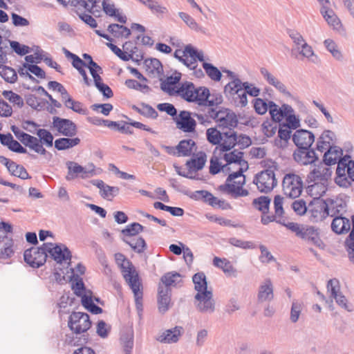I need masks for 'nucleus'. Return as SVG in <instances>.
<instances>
[{
    "label": "nucleus",
    "mask_w": 354,
    "mask_h": 354,
    "mask_svg": "<svg viewBox=\"0 0 354 354\" xmlns=\"http://www.w3.org/2000/svg\"><path fill=\"white\" fill-rule=\"evenodd\" d=\"M231 100L236 106L245 107L248 104V97L243 90L239 92Z\"/></svg>",
    "instance_id": "58"
},
{
    "label": "nucleus",
    "mask_w": 354,
    "mask_h": 354,
    "mask_svg": "<svg viewBox=\"0 0 354 354\" xmlns=\"http://www.w3.org/2000/svg\"><path fill=\"white\" fill-rule=\"evenodd\" d=\"M298 237L313 244L319 248L323 249L324 248V243L319 238L318 229L313 226L302 225V228Z\"/></svg>",
    "instance_id": "11"
},
{
    "label": "nucleus",
    "mask_w": 354,
    "mask_h": 354,
    "mask_svg": "<svg viewBox=\"0 0 354 354\" xmlns=\"http://www.w3.org/2000/svg\"><path fill=\"white\" fill-rule=\"evenodd\" d=\"M64 104L68 109H72L74 112L77 113L86 115L88 113L86 109L82 108V102L75 101L73 98L66 99Z\"/></svg>",
    "instance_id": "54"
},
{
    "label": "nucleus",
    "mask_w": 354,
    "mask_h": 354,
    "mask_svg": "<svg viewBox=\"0 0 354 354\" xmlns=\"http://www.w3.org/2000/svg\"><path fill=\"white\" fill-rule=\"evenodd\" d=\"M326 48L332 54L333 57L337 60H342L343 55L338 49L336 43L330 39H326L324 41Z\"/></svg>",
    "instance_id": "49"
},
{
    "label": "nucleus",
    "mask_w": 354,
    "mask_h": 354,
    "mask_svg": "<svg viewBox=\"0 0 354 354\" xmlns=\"http://www.w3.org/2000/svg\"><path fill=\"white\" fill-rule=\"evenodd\" d=\"M180 274L177 272H169L165 273L161 278L160 281L162 285H165L164 287L169 288L170 286L176 283V277H180Z\"/></svg>",
    "instance_id": "57"
},
{
    "label": "nucleus",
    "mask_w": 354,
    "mask_h": 354,
    "mask_svg": "<svg viewBox=\"0 0 354 354\" xmlns=\"http://www.w3.org/2000/svg\"><path fill=\"white\" fill-rule=\"evenodd\" d=\"M216 122L218 123V127L221 129L227 128L231 130L237 127L239 121L236 114L232 111L227 112L224 117L219 118L218 120H216Z\"/></svg>",
    "instance_id": "28"
},
{
    "label": "nucleus",
    "mask_w": 354,
    "mask_h": 354,
    "mask_svg": "<svg viewBox=\"0 0 354 354\" xmlns=\"http://www.w3.org/2000/svg\"><path fill=\"white\" fill-rule=\"evenodd\" d=\"M335 135L330 130H324L321 136L317 138L315 149L321 153L326 149L335 145Z\"/></svg>",
    "instance_id": "18"
},
{
    "label": "nucleus",
    "mask_w": 354,
    "mask_h": 354,
    "mask_svg": "<svg viewBox=\"0 0 354 354\" xmlns=\"http://www.w3.org/2000/svg\"><path fill=\"white\" fill-rule=\"evenodd\" d=\"M294 160L301 165H309L318 160L319 156L314 149L308 148L307 150L297 149L293 153Z\"/></svg>",
    "instance_id": "15"
},
{
    "label": "nucleus",
    "mask_w": 354,
    "mask_h": 354,
    "mask_svg": "<svg viewBox=\"0 0 354 354\" xmlns=\"http://www.w3.org/2000/svg\"><path fill=\"white\" fill-rule=\"evenodd\" d=\"M126 275L127 277H129V282H127V283L129 284L134 295L136 309L139 313L142 312L143 292L142 290V283L140 281L139 275L138 273H136V278L133 279L130 277L129 274Z\"/></svg>",
    "instance_id": "14"
},
{
    "label": "nucleus",
    "mask_w": 354,
    "mask_h": 354,
    "mask_svg": "<svg viewBox=\"0 0 354 354\" xmlns=\"http://www.w3.org/2000/svg\"><path fill=\"white\" fill-rule=\"evenodd\" d=\"M146 72L150 77H155V75H160L163 73V67L162 63L158 59L148 58L144 62Z\"/></svg>",
    "instance_id": "29"
},
{
    "label": "nucleus",
    "mask_w": 354,
    "mask_h": 354,
    "mask_svg": "<svg viewBox=\"0 0 354 354\" xmlns=\"http://www.w3.org/2000/svg\"><path fill=\"white\" fill-rule=\"evenodd\" d=\"M242 86L243 91L246 93V95L248 94L252 97H257L260 95V88L254 86L253 84L248 82H242Z\"/></svg>",
    "instance_id": "64"
},
{
    "label": "nucleus",
    "mask_w": 354,
    "mask_h": 354,
    "mask_svg": "<svg viewBox=\"0 0 354 354\" xmlns=\"http://www.w3.org/2000/svg\"><path fill=\"white\" fill-rule=\"evenodd\" d=\"M270 202L271 199L268 196H261L254 198L252 204L257 209L260 211L262 214H266L269 211Z\"/></svg>",
    "instance_id": "43"
},
{
    "label": "nucleus",
    "mask_w": 354,
    "mask_h": 354,
    "mask_svg": "<svg viewBox=\"0 0 354 354\" xmlns=\"http://www.w3.org/2000/svg\"><path fill=\"white\" fill-rule=\"evenodd\" d=\"M53 124L59 133L66 137H73L77 132L76 124L69 119L54 116Z\"/></svg>",
    "instance_id": "8"
},
{
    "label": "nucleus",
    "mask_w": 354,
    "mask_h": 354,
    "mask_svg": "<svg viewBox=\"0 0 354 354\" xmlns=\"http://www.w3.org/2000/svg\"><path fill=\"white\" fill-rule=\"evenodd\" d=\"M120 340L123 344V349L125 354H130L133 347V332L123 333L121 335Z\"/></svg>",
    "instance_id": "48"
},
{
    "label": "nucleus",
    "mask_w": 354,
    "mask_h": 354,
    "mask_svg": "<svg viewBox=\"0 0 354 354\" xmlns=\"http://www.w3.org/2000/svg\"><path fill=\"white\" fill-rule=\"evenodd\" d=\"M331 229L337 234L346 233L351 229L350 221L346 217L337 216L332 221Z\"/></svg>",
    "instance_id": "26"
},
{
    "label": "nucleus",
    "mask_w": 354,
    "mask_h": 354,
    "mask_svg": "<svg viewBox=\"0 0 354 354\" xmlns=\"http://www.w3.org/2000/svg\"><path fill=\"white\" fill-rule=\"evenodd\" d=\"M181 78V73H176L175 75H170L167 77L166 81L162 82L160 84V88L164 91L167 93L169 95H172L175 93V90H174L171 86L176 85L179 83Z\"/></svg>",
    "instance_id": "38"
},
{
    "label": "nucleus",
    "mask_w": 354,
    "mask_h": 354,
    "mask_svg": "<svg viewBox=\"0 0 354 354\" xmlns=\"http://www.w3.org/2000/svg\"><path fill=\"white\" fill-rule=\"evenodd\" d=\"M142 108H139L136 105L132 106V109L139 114L147 118L156 119L158 116V112L149 104L144 102L141 103Z\"/></svg>",
    "instance_id": "44"
},
{
    "label": "nucleus",
    "mask_w": 354,
    "mask_h": 354,
    "mask_svg": "<svg viewBox=\"0 0 354 354\" xmlns=\"http://www.w3.org/2000/svg\"><path fill=\"white\" fill-rule=\"evenodd\" d=\"M292 137L297 149L301 150H307L311 147L315 138L313 132L304 129H297Z\"/></svg>",
    "instance_id": "7"
},
{
    "label": "nucleus",
    "mask_w": 354,
    "mask_h": 354,
    "mask_svg": "<svg viewBox=\"0 0 354 354\" xmlns=\"http://www.w3.org/2000/svg\"><path fill=\"white\" fill-rule=\"evenodd\" d=\"M183 194L195 201H202L209 205L210 200H214L213 194L207 190H197L194 192H184Z\"/></svg>",
    "instance_id": "39"
},
{
    "label": "nucleus",
    "mask_w": 354,
    "mask_h": 354,
    "mask_svg": "<svg viewBox=\"0 0 354 354\" xmlns=\"http://www.w3.org/2000/svg\"><path fill=\"white\" fill-rule=\"evenodd\" d=\"M209 90L205 86H199L196 88V93L193 96L192 102H196L198 105L201 106L207 101V97H209Z\"/></svg>",
    "instance_id": "46"
},
{
    "label": "nucleus",
    "mask_w": 354,
    "mask_h": 354,
    "mask_svg": "<svg viewBox=\"0 0 354 354\" xmlns=\"http://www.w3.org/2000/svg\"><path fill=\"white\" fill-rule=\"evenodd\" d=\"M175 93L180 96L183 99L188 102H192L193 96L196 93V87L194 83L185 81L180 85L175 91Z\"/></svg>",
    "instance_id": "21"
},
{
    "label": "nucleus",
    "mask_w": 354,
    "mask_h": 354,
    "mask_svg": "<svg viewBox=\"0 0 354 354\" xmlns=\"http://www.w3.org/2000/svg\"><path fill=\"white\" fill-rule=\"evenodd\" d=\"M194 147H196V142L192 139L180 140L176 147V149L178 151V156H191Z\"/></svg>",
    "instance_id": "35"
},
{
    "label": "nucleus",
    "mask_w": 354,
    "mask_h": 354,
    "mask_svg": "<svg viewBox=\"0 0 354 354\" xmlns=\"http://www.w3.org/2000/svg\"><path fill=\"white\" fill-rule=\"evenodd\" d=\"M37 138V151L40 155H46L48 151L44 147L45 145L47 147H52L53 145V135L48 130L45 129H39L36 132ZM51 156V154L48 153Z\"/></svg>",
    "instance_id": "13"
},
{
    "label": "nucleus",
    "mask_w": 354,
    "mask_h": 354,
    "mask_svg": "<svg viewBox=\"0 0 354 354\" xmlns=\"http://www.w3.org/2000/svg\"><path fill=\"white\" fill-rule=\"evenodd\" d=\"M326 166L327 165H324V162H320L308 176V178L310 179V181H320V183H315L310 186L311 191L319 188L320 196L324 195L327 191L326 184L332 174L331 169Z\"/></svg>",
    "instance_id": "4"
},
{
    "label": "nucleus",
    "mask_w": 354,
    "mask_h": 354,
    "mask_svg": "<svg viewBox=\"0 0 354 354\" xmlns=\"http://www.w3.org/2000/svg\"><path fill=\"white\" fill-rule=\"evenodd\" d=\"M66 166L68 169L66 180L68 181L73 180L78 177L85 178L88 177L86 175V169L77 162L74 161H67Z\"/></svg>",
    "instance_id": "17"
},
{
    "label": "nucleus",
    "mask_w": 354,
    "mask_h": 354,
    "mask_svg": "<svg viewBox=\"0 0 354 354\" xmlns=\"http://www.w3.org/2000/svg\"><path fill=\"white\" fill-rule=\"evenodd\" d=\"M115 258L117 263L121 268L123 277L127 282H129V277L126 275L127 274H129L130 277L132 279L136 278V273L138 272L136 271L135 267L131 261L127 259L122 253H116Z\"/></svg>",
    "instance_id": "16"
},
{
    "label": "nucleus",
    "mask_w": 354,
    "mask_h": 354,
    "mask_svg": "<svg viewBox=\"0 0 354 354\" xmlns=\"http://www.w3.org/2000/svg\"><path fill=\"white\" fill-rule=\"evenodd\" d=\"M334 203V201L330 198H328L327 200H323L320 199L319 197L315 198L312 202L310 203L309 206L311 205H316L319 209H316L315 212H320L323 213L322 216L324 218H326L328 216H334L336 212H339L338 209H336L333 212V209L332 210V214H330V209H329V204L333 205Z\"/></svg>",
    "instance_id": "22"
},
{
    "label": "nucleus",
    "mask_w": 354,
    "mask_h": 354,
    "mask_svg": "<svg viewBox=\"0 0 354 354\" xmlns=\"http://www.w3.org/2000/svg\"><path fill=\"white\" fill-rule=\"evenodd\" d=\"M37 251L42 254H50V257L57 263L62 264L64 261L72 259V254L68 248L62 243H44L39 247H35Z\"/></svg>",
    "instance_id": "3"
},
{
    "label": "nucleus",
    "mask_w": 354,
    "mask_h": 354,
    "mask_svg": "<svg viewBox=\"0 0 354 354\" xmlns=\"http://www.w3.org/2000/svg\"><path fill=\"white\" fill-rule=\"evenodd\" d=\"M8 42L10 44L12 50L20 56L27 55L31 52V48L29 46L21 44L19 41L8 40Z\"/></svg>",
    "instance_id": "53"
},
{
    "label": "nucleus",
    "mask_w": 354,
    "mask_h": 354,
    "mask_svg": "<svg viewBox=\"0 0 354 354\" xmlns=\"http://www.w3.org/2000/svg\"><path fill=\"white\" fill-rule=\"evenodd\" d=\"M183 331V328L182 326H175L173 328L164 331L156 338V340L165 344L176 343L178 341Z\"/></svg>",
    "instance_id": "20"
},
{
    "label": "nucleus",
    "mask_w": 354,
    "mask_h": 354,
    "mask_svg": "<svg viewBox=\"0 0 354 354\" xmlns=\"http://www.w3.org/2000/svg\"><path fill=\"white\" fill-rule=\"evenodd\" d=\"M206 154L205 152L201 151L198 153V156L196 158H191L190 160H187L186 162V165L189 169V171H191L192 169L197 171L199 170H201L206 162Z\"/></svg>",
    "instance_id": "40"
},
{
    "label": "nucleus",
    "mask_w": 354,
    "mask_h": 354,
    "mask_svg": "<svg viewBox=\"0 0 354 354\" xmlns=\"http://www.w3.org/2000/svg\"><path fill=\"white\" fill-rule=\"evenodd\" d=\"M253 183L257 186L260 192L265 194L271 192L277 185L274 169L268 167V169L257 173L254 177Z\"/></svg>",
    "instance_id": "5"
},
{
    "label": "nucleus",
    "mask_w": 354,
    "mask_h": 354,
    "mask_svg": "<svg viewBox=\"0 0 354 354\" xmlns=\"http://www.w3.org/2000/svg\"><path fill=\"white\" fill-rule=\"evenodd\" d=\"M268 103L261 98L254 100V108L257 113L259 115L265 114L268 111Z\"/></svg>",
    "instance_id": "62"
},
{
    "label": "nucleus",
    "mask_w": 354,
    "mask_h": 354,
    "mask_svg": "<svg viewBox=\"0 0 354 354\" xmlns=\"http://www.w3.org/2000/svg\"><path fill=\"white\" fill-rule=\"evenodd\" d=\"M25 147L38 153L37 138L25 133L19 140Z\"/></svg>",
    "instance_id": "50"
},
{
    "label": "nucleus",
    "mask_w": 354,
    "mask_h": 354,
    "mask_svg": "<svg viewBox=\"0 0 354 354\" xmlns=\"http://www.w3.org/2000/svg\"><path fill=\"white\" fill-rule=\"evenodd\" d=\"M339 288V282L337 279H331L328 281L327 290L330 292L332 298L337 297L340 293Z\"/></svg>",
    "instance_id": "59"
},
{
    "label": "nucleus",
    "mask_w": 354,
    "mask_h": 354,
    "mask_svg": "<svg viewBox=\"0 0 354 354\" xmlns=\"http://www.w3.org/2000/svg\"><path fill=\"white\" fill-rule=\"evenodd\" d=\"M13 240L8 238L6 235L0 236V258H10L14 253L12 250Z\"/></svg>",
    "instance_id": "30"
},
{
    "label": "nucleus",
    "mask_w": 354,
    "mask_h": 354,
    "mask_svg": "<svg viewBox=\"0 0 354 354\" xmlns=\"http://www.w3.org/2000/svg\"><path fill=\"white\" fill-rule=\"evenodd\" d=\"M192 113L188 111H180L176 118V127L185 133H193L196 131V122L192 118Z\"/></svg>",
    "instance_id": "10"
},
{
    "label": "nucleus",
    "mask_w": 354,
    "mask_h": 354,
    "mask_svg": "<svg viewBox=\"0 0 354 354\" xmlns=\"http://www.w3.org/2000/svg\"><path fill=\"white\" fill-rule=\"evenodd\" d=\"M286 118V122H281V126L288 127L292 130H295L300 127V120L292 114H289Z\"/></svg>",
    "instance_id": "55"
},
{
    "label": "nucleus",
    "mask_w": 354,
    "mask_h": 354,
    "mask_svg": "<svg viewBox=\"0 0 354 354\" xmlns=\"http://www.w3.org/2000/svg\"><path fill=\"white\" fill-rule=\"evenodd\" d=\"M243 90L242 82L239 78L231 80L224 87V93L225 96L230 100L239 92Z\"/></svg>",
    "instance_id": "36"
},
{
    "label": "nucleus",
    "mask_w": 354,
    "mask_h": 354,
    "mask_svg": "<svg viewBox=\"0 0 354 354\" xmlns=\"http://www.w3.org/2000/svg\"><path fill=\"white\" fill-rule=\"evenodd\" d=\"M171 290L170 288L164 287L160 283L158 288V308L161 314H165L169 310L172 304L171 301Z\"/></svg>",
    "instance_id": "12"
},
{
    "label": "nucleus",
    "mask_w": 354,
    "mask_h": 354,
    "mask_svg": "<svg viewBox=\"0 0 354 354\" xmlns=\"http://www.w3.org/2000/svg\"><path fill=\"white\" fill-rule=\"evenodd\" d=\"M301 311V304L297 301H294L292 304L290 317L292 323H296L298 321Z\"/></svg>",
    "instance_id": "61"
},
{
    "label": "nucleus",
    "mask_w": 354,
    "mask_h": 354,
    "mask_svg": "<svg viewBox=\"0 0 354 354\" xmlns=\"http://www.w3.org/2000/svg\"><path fill=\"white\" fill-rule=\"evenodd\" d=\"M213 265L222 269L223 272L226 274L236 277V270L227 259L215 257L213 259Z\"/></svg>",
    "instance_id": "33"
},
{
    "label": "nucleus",
    "mask_w": 354,
    "mask_h": 354,
    "mask_svg": "<svg viewBox=\"0 0 354 354\" xmlns=\"http://www.w3.org/2000/svg\"><path fill=\"white\" fill-rule=\"evenodd\" d=\"M178 16L192 30H194L196 32H201L203 34H207V29L200 26L196 20L187 13L184 12H179Z\"/></svg>",
    "instance_id": "42"
},
{
    "label": "nucleus",
    "mask_w": 354,
    "mask_h": 354,
    "mask_svg": "<svg viewBox=\"0 0 354 354\" xmlns=\"http://www.w3.org/2000/svg\"><path fill=\"white\" fill-rule=\"evenodd\" d=\"M0 75L6 82L11 84L17 80V74L15 70L5 65H0Z\"/></svg>",
    "instance_id": "45"
},
{
    "label": "nucleus",
    "mask_w": 354,
    "mask_h": 354,
    "mask_svg": "<svg viewBox=\"0 0 354 354\" xmlns=\"http://www.w3.org/2000/svg\"><path fill=\"white\" fill-rule=\"evenodd\" d=\"M325 151L323 161L325 165L331 166L338 163L339 158L343 155V150L338 146H332Z\"/></svg>",
    "instance_id": "23"
},
{
    "label": "nucleus",
    "mask_w": 354,
    "mask_h": 354,
    "mask_svg": "<svg viewBox=\"0 0 354 354\" xmlns=\"http://www.w3.org/2000/svg\"><path fill=\"white\" fill-rule=\"evenodd\" d=\"M157 109L160 111L166 112L169 115L175 118L177 116V110L175 106L170 103H160L157 105Z\"/></svg>",
    "instance_id": "63"
},
{
    "label": "nucleus",
    "mask_w": 354,
    "mask_h": 354,
    "mask_svg": "<svg viewBox=\"0 0 354 354\" xmlns=\"http://www.w3.org/2000/svg\"><path fill=\"white\" fill-rule=\"evenodd\" d=\"M92 326L89 315L86 313H71L68 317V327L76 335L68 341V344L73 346L86 344L89 339V335L86 333Z\"/></svg>",
    "instance_id": "1"
},
{
    "label": "nucleus",
    "mask_w": 354,
    "mask_h": 354,
    "mask_svg": "<svg viewBox=\"0 0 354 354\" xmlns=\"http://www.w3.org/2000/svg\"><path fill=\"white\" fill-rule=\"evenodd\" d=\"M320 12L328 24L333 26L334 29L337 30L342 27V23L335 12L326 5H323L320 9Z\"/></svg>",
    "instance_id": "27"
},
{
    "label": "nucleus",
    "mask_w": 354,
    "mask_h": 354,
    "mask_svg": "<svg viewBox=\"0 0 354 354\" xmlns=\"http://www.w3.org/2000/svg\"><path fill=\"white\" fill-rule=\"evenodd\" d=\"M284 194L290 198L299 197L302 192L303 183L301 178L295 174H286L282 182Z\"/></svg>",
    "instance_id": "6"
},
{
    "label": "nucleus",
    "mask_w": 354,
    "mask_h": 354,
    "mask_svg": "<svg viewBox=\"0 0 354 354\" xmlns=\"http://www.w3.org/2000/svg\"><path fill=\"white\" fill-rule=\"evenodd\" d=\"M183 54V56H189L191 57L189 62H193V64H194L197 60L204 62L203 52L202 50H198L192 44L185 46Z\"/></svg>",
    "instance_id": "41"
},
{
    "label": "nucleus",
    "mask_w": 354,
    "mask_h": 354,
    "mask_svg": "<svg viewBox=\"0 0 354 354\" xmlns=\"http://www.w3.org/2000/svg\"><path fill=\"white\" fill-rule=\"evenodd\" d=\"M237 133L232 129L223 132V138L221 141L220 151L227 152L232 149L237 144Z\"/></svg>",
    "instance_id": "24"
},
{
    "label": "nucleus",
    "mask_w": 354,
    "mask_h": 354,
    "mask_svg": "<svg viewBox=\"0 0 354 354\" xmlns=\"http://www.w3.org/2000/svg\"><path fill=\"white\" fill-rule=\"evenodd\" d=\"M35 247H31L24 251V259L31 268H39L46 262L48 254H42L40 251H37Z\"/></svg>",
    "instance_id": "9"
},
{
    "label": "nucleus",
    "mask_w": 354,
    "mask_h": 354,
    "mask_svg": "<svg viewBox=\"0 0 354 354\" xmlns=\"http://www.w3.org/2000/svg\"><path fill=\"white\" fill-rule=\"evenodd\" d=\"M72 275L70 277L69 281L71 282V288L74 291V294L77 297L85 294L86 286L81 278L78 274L74 273V269H71Z\"/></svg>",
    "instance_id": "31"
},
{
    "label": "nucleus",
    "mask_w": 354,
    "mask_h": 354,
    "mask_svg": "<svg viewBox=\"0 0 354 354\" xmlns=\"http://www.w3.org/2000/svg\"><path fill=\"white\" fill-rule=\"evenodd\" d=\"M2 95L5 98L9 100L10 102L17 105L19 108L24 106V102L23 98L12 91H3Z\"/></svg>",
    "instance_id": "52"
},
{
    "label": "nucleus",
    "mask_w": 354,
    "mask_h": 354,
    "mask_svg": "<svg viewBox=\"0 0 354 354\" xmlns=\"http://www.w3.org/2000/svg\"><path fill=\"white\" fill-rule=\"evenodd\" d=\"M336 169V177L335 178V183L342 187L347 188L351 185V183L348 180L347 174V163L338 162Z\"/></svg>",
    "instance_id": "25"
},
{
    "label": "nucleus",
    "mask_w": 354,
    "mask_h": 354,
    "mask_svg": "<svg viewBox=\"0 0 354 354\" xmlns=\"http://www.w3.org/2000/svg\"><path fill=\"white\" fill-rule=\"evenodd\" d=\"M122 240L127 244H128L131 249L137 253H142L147 249V245L145 239L140 236L137 239L135 243L129 241L125 238H122Z\"/></svg>",
    "instance_id": "51"
},
{
    "label": "nucleus",
    "mask_w": 354,
    "mask_h": 354,
    "mask_svg": "<svg viewBox=\"0 0 354 354\" xmlns=\"http://www.w3.org/2000/svg\"><path fill=\"white\" fill-rule=\"evenodd\" d=\"M192 281L197 293L194 299L198 304L197 309L201 313H212L215 310V301L212 290H207V278L204 272H199L194 274Z\"/></svg>",
    "instance_id": "2"
},
{
    "label": "nucleus",
    "mask_w": 354,
    "mask_h": 354,
    "mask_svg": "<svg viewBox=\"0 0 354 354\" xmlns=\"http://www.w3.org/2000/svg\"><path fill=\"white\" fill-rule=\"evenodd\" d=\"M80 143L79 138L68 137L56 139L54 142L55 148L59 151L66 150Z\"/></svg>",
    "instance_id": "34"
},
{
    "label": "nucleus",
    "mask_w": 354,
    "mask_h": 354,
    "mask_svg": "<svg viewBox=\"0 0 354 354\" xmlns=\"http://www.w3.org/2000/svg\"><path fill=\"white\" fill-rule=\"evenodd\" d=\"M279 109L280 107L274 102H268V110H269L271 118L274 123L280 122V118H279Z\"/></svg>",
    "instance_id": "60"
},
{
    "label": "nucleus",
    "mask_w": 354,
    "mask_h": 354,
    "mask_svg": "<svg viewBox=\"0 0 354 354\" xmlns=\"http://www.w3.org/2000/svg\"><path fill=\"white\" fill-rule=\"evenodd\" d=\"M206 136L207 141L212 145H217L216 149L220 150L223 132H221L216 127H211L207 130Z\"/></svg>",
    "instance_id": "37"
},
{
    "label": "nucleus",
    "mask_w": 354,
    "mask_h": 354,
    "mask_svg": "<svg viewBox=\"0 0 354 354\" xmlns=\"http://www.w3.org/2000/svg\"><path fill=\"white\" fill-rule=\"evenodd\" d=\"M203 68H204L207 76L212 80L218 82L222 77V73L217 67L212 64L203 62Z\"/></svg>",
    "instance_id": "47"
},
{
    "label": "nucleus",
    "mask_w": 354,
    "mask_h": 354,
    "mask_svg": "<svg viewBox=\"0 0 354 354\" xmlns=\"http://www.w3.org/2000/svg\"><path fill=\"white\" fill-rule=\"evenodd\" d=\"M23 66L28 71L34 74L39 78L45 79L46 77L45 71L37 64H30L28 63H24Z\"/></svg>",
    "instance_id": "56"
},
{
    "label": "nucleus",
    "mask_w": 354,
    "mask_h": 354,
    "mask_svg": "<svg viewBox=\"0 0 354 354\" xmlns=\"http://www.w3.org/2000/svg\"><path fill=\"white\" fill-rule=\"evenodd\" d=\"M234 183H236V182L234 183H226L223 185H221L218 187V189L221 192H226L228 194H233L234 198L247 196L249 194L248 190L243 189L241 186H235Z\"/></svg>",
    "instance_id": "32"
},
{
    "label": "nucleus",
    "mask_w": 354,
    "mask_h": 354,
    "mask_svg": "<svg viewBox=\"0 0 354 354\" xmlns=\"http://www.w3.org/2000/svg\"><path fill=\"white\" fill-rule=\"evenodd\" d=\"M274 298L273 285L270 279H266L263 283L260 285L257 294V300L259 303L264 301H270Z\"/></svg>",
    "instance_id": "19"
}]
</instances>
